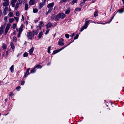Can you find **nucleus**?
Masks as SVG:
<instances>
[{"label": "nucleus", "mask_w": 124, "mask_h": 124, "mask_svg": "<svg viewBox=\"0 0 124 124\" xmlns=\"http://www.w3.org/2000/svg\"><path fill=\"white\" fill-rule=\"evenodd\" d=\"M28 5L27 4H26L25 5L24 8L25 10H27L28 9Z\"/></svg>", "instance_id": "30"}, {"label": "nucleus", "mask_w": 124, "mask_h": 124, "mask_svg": "<svg viewBox=\"0 0 124 124\" xmlns=\"http://www.w3.org/2000/svg\"><path fill=\"white\" fill-rule=\"evenodd\" d=\"M98 16V12L97 11H95L94 13V16L95 17Z\"/></svg>", "instance_id": "32"}, {"label": "nucleus", "mask_w": 124, "mask_h": 124, "mask_svg": "<svg viewBox=\"0 0 124 124\" xmlns=\"http://www.w3.org/2000/svg\"><path fill=\"white\" fill-rule=\"evenodd\" d=\"M22 1L23 0H18L17 3L19 4H21L22 3Z\"/></svg>", "instance_id": "41"}, {"label": "nucleus", "mask_w": 124, "mask_h": 124, "mask_svg": "<svg viewBox=\"0 0 124 124\" xmlns=\"http://www.w3.org/2000/svg\"><path fill=\"white\" fill-rule=\"evenodd\" d=\"M10 45L11 46V48L12 49L13 51H14V50L15 48V47L14 44L12 42H11L10 43Z\"/></svg>", "instance_id": "8"}, {"label": "nucleus", "mask_w": 124, "mask_h": 124, "mask_svg": "<svg viewBox=\"0 0 124 124\" xmlns=\"http://www.w3.org/2000/svg\"><path fill=\"white\" fill-rule=\"evenodd\" d=\"M2 47L4 49H6L7 48V45L4 44H3Z\"/></svg>", "instance_id": "24"}, {"label": "nucleus", "mask_w": 124, "mask_h": 124, "mask_svg": "<svg viewBox=\"0 0 124 124\" xmlns=\"http://www.w3.org/2000/svg\"><path fill=\"white\" fill-rule=\"evenodd\" d=\"M39 25L41 26H43L44 24L43 23V22L42 21H40L39 24Z\"/></svg>", "instance_id": "38"}, {"label": "nucleus", "mask_w": 124, "mask_h": 124, "mask_svg": "<svg viewBox=\"0 0 124 124\" xmlns=\"http://www.w3.org/2000/svg\"><path fill=\"white\" fill-rule=\"evenodd\" d=\"M91 21V20H89L86 21L84 25L81 28L80 31L81 32L83 31L84 29L86 28L87 27L88 25L89 24L88 23Z\"/></svg>", "instance_id": "2"}, {"label": "nucleus", "mask_w": 124, "mask_h": 124, "mask_svg": "<svg viewBox=\"0 0 124 124\" xmlns=\"http://www.w3.org/2000/svg\"><path fill=\"white\" fill-rule=\"evenodd\" d=\"M96 0H93L92 2L93 3Z\"/></svg>", "instance_id": "63"}, {"label": "nucleus", "mask_w": 124, "mask_h": 124, "mask_svg": "<svg viewBox=\"0 0 124 124\" xmlns=\"http://www.w3.org/2000/svg\"><path fill=\"white\" fill-rule=\"evenodd\" d=\"M69 44H68V45H66V46H65L64 47H62L60 49H59L58 50H59V52H60V51L61 50L63 49L64 48H65V47H67L68 45H69Z\"/></svg>", "instance_id": "29"}, {"label": "nucleus", "mask_w": 124, "mask_h": 124, "mask_svg": "<svg viewBox=\"0 0 124 124\" xmlns=\"http://www.w3.org/2000/svg\"><path fill=\"white\" fill-rule=\"evenodd\" d=\"M10 70L11 72H13L14 71V65H12L10 68Z\"/></svg>", "instance_id": "19"}, {"label": "nucleus", "mask_w": 124, "mask_h": 124, "mask_svg": "<svg viewBox=\"0 0 124 124\" xmlns=\"http://www.w3.org/2000/svg\"><path fill=\"white\" fill-rule=\"evenodd\" d=\"M46 0H42V2L40 3L39 5V8L40 9L45 4Z\"/></svg>", "instance_id": "6"}, {"label": "nucleus", "mask_w": 124, "mask_h": 124, "mask_svg": "<svg viewBox=\"0 0 124 124\" xmlns=\"http://www.w3.org/2000/svg\"><path fill=\"white\" fill-rule=\"evenodd\" d=\"M14 18L17 22H18L19 20V18L18 17L15 16L14 17Z\"/></svg>", "instance_id": "36"}, {"label": "nucleus", "mask_w": 124, "mask_h": 124, "mask_svg": "<svg viewBox=\"0 0 124 124\" xmlns=\"http://www.w3.org/2000/svg\"><path fill=\"white\" fill-rule=\"evenodd\" d=\"M50 29H47L46 31V33H45V34H47L49 32Z\"/></svg>", "instance_id": "51"}, {"label": "nucleus", "mask_w": 124, "mask_h": 124, "mask_svg": "<svg viewBox=\"0 0 124 124\" xmlns=\"http://www.w3.org/2000/svg\"><path fill=\"white\" fill-rule=\"evenodd\" d=\"M8 17L7 16H5L4 18V20L5 22H7L8 21Z\"/></svg>", "instance_id": "44"}, {"label": "nucleus", "mask_w": 124, "mask_h": 124, "mask_svg": "<svg viewBox=\"0 0 124 124\" xmlns=\"http://www.w3.org/2000/svg\"><path fill=\"white\" fill-rule=\"evenodd\" d=\"M13 41L14 42H17V38L15 37H13Z\"/></svg>", "instance_id": "20"}, {"label": "nucleus", "mask_w": 124, "mask_h": 124, "mask_svg": "<svg viewBox=\"0 0 124 124\" xmlns=\"http://www.w3.org/2000/svg\"><path fill=\"white\" fill-rule=\"evenodd\" d=\"M21 88V87L20 86H18L17 87L16 89L18 91H19V90Z\"/></svg>", "instance_id": "48"}, {"label": "nucleus", "mask_w": 124, "mask_h": 124, "mask_svg": "<svg viewBox=\"0 0 124 124\" xmlns=\"http://www.w3.org/2000/svg\"><path fill=\"white\" fill-rule=\"evenodd\" d=\"M52 8H49L47 12L46 13V15H47L51 11H52Z\"/></svg>", "instance_id": "22"}, {"label": "nucleus", "mask_w": 124, "mask_h": 124, "mask_svg": "<svg viewBox=\"0 0 124 124\" xmlns=\"http://www.w3.org/2000/svg\"><path fill=\"white\" fill-rule=\"evenodd\" d=\"M20 4H19L18 3H17L16 4L15 7V9L17 10V8H18L19 5Z\"/></svg>", "instance_id": "25"}, {"label": "nucleus", "mask_w": 124, "mask_h": 124, "mask_svg": "<svg viewBox=\"0 0 124 124\" xmlns=\"http://www.w3.org/2000/svg\"><path fill=\"white\" fill-rule=\"evenodd\" d=\"M59 16V14L57 15L55 18V21H57L60 19V18Z\"/></svg>", "instance_id": "17"}, {"label": "nucleus", "mask_w": 124, "mask_h": 124, "mask_svg": "<svg viewBox=\"0 0 124 124\" xmlns=\"http://www.w3.org/2000/svg\"><path fill=\"white\" fill-rule=\"evenodd\" d=\"M4 26L1 25L0 28V35L3 32Z\"/></svg>", "instance_id": "13"}, {"label": "nucleus", "mask_w": 124, "mask_h": 124, "mask_svg": "<svg viewBox=\"0 0 124 124\" xmlns=\"http://www.w3.org/2000/svg\"><path fill=\"white\" fill-rule=\"evenodd\" d=\"M52 25V24L50 22H49L46 25V28L47 29L50 27Z\"/></svg>", "instance_id": "14"}, {"label": "nucleus", "mask_w": 124, "mask_h": 124, "mask_svg": "<svg viewBox=\"0 0 124 124\" xmlns=\"http://www.w3.org/2000/svg\"><path fill=\"white\" fill-rule=\"evenodd\" d=\"M5 7V8H4V10L7 11L8 10V6Z\"/></svg>", "instance_id": "52"}, {"label": "nucleus", "mask_w": 124, "mask_h": 124, "mask_svg": "<svg viewBox=\"0 0 124 124\" xmlns=\"http://www.w3.org/2000/svg\"><path fill=\"white\" fill-rule=\"evenodd\" d=\"M8 16L9 17H11L13 16V14L12 12H10L8 14Z\"/></svg>", "instance_id": "27"}, {"label": "nucleus", "mask_w": 124, "mask_h": 124, "mask_svg": "<svg viewBox=\"0 0 124 124\" xmlns=\"http://www.w3.org/2000/svg\"><path fill=\"white\" fill-rule=\"evenodd\" d=\"M22 19H21L23 21L24 20V17L23 15H22Z\"/></svg>", "instance_id": "60"}, {"label": "nucleus", "mask_w": 124, "mask_h": 124, "mask_svg": "<svg viewBox=\"0 0 124 124\" xmlns=\"http://www.w3.org/2000/svg\"><path fill=\"white\" fill-rule=\"evenodd\" d=\"M11 26V24L10 23H8L5 29L4 35H6L10 27Z\"/></svg>", "instance_id": "5"}, {"label": "nucleus", "mask_w": 124, "mask_h": 124, "mask_svg": "<svg viewBox=\"0 0 124 124\" xmlns=\"http://www.w3.org/2000/svg\"><path fill=\"white\" fill-rule=\"evenodd\" d=\"M28 54L26 53H25L23 54V56L24 57H26L28 56Z\"/></svg>", "instance_id": "40"}, {"label": "nucleus", "mask_w": 124, "mask_h": 124, "mask_svg": "<svg viewBox=\"0 0 124 124\" xmlns=\"http://www.w3.org/2000/svg\"><path fill=\"white\" fill-rule=\"evenodd\" d=\"M14 3H14L12 2H11V4L12 5V6L13 7H14L15 6V5Z\"/></svg>", "instance_id": "57"}, {"label": "nucleus", "mask_w": 124, "mask_h": 124, "mask_svg": "<svg viewBox=\"0 0 124 124\" xmlns=\"http://www.w3.org/2000/svg\"><path fill=\"white\" fill-rule=\"evenodd\" d=\"M33 50L34 48L33 47H32L29 51V53L30 54H31L32 53V52H33Z\"/></svg>", "instance_id": "16"}, {"label": "nucleus", "mask_w": 124, "mask_h": 124, "mask_svg": "<svg viewBox=\"0 0 124 124\" xmlns=\"http://www.w3.org/2000/svg\"><path fill=\"white\" fill-rule=\"evenodd\" d=\"M51 48V47L50 46H49L48 47L47 49V52L49 53L50 54V50Z\"/></svg>", "instance_id": "34"}, {"label": "nucleus", "mask_w": 124, "mask_h": 124, "mask_svg": "<svg viewBox=\"0 0 124 124\" xmlns=\"http://www.w3.org/2000/svg\"><path fill=\"white\" fill-rule=\"evenodd\" d=\"M16 25L15 23H14L13 24L12 27L14 29H15L16 26Z\"/></svg>", "instance_id": "37"}, {"label": "nucleus", "mask_w": 124, "mask_h": 124, "mask_svg": "<svg viewBox=\"0 0 124 124\" xmlns=\"http://www.w3.org/2000/svg\"><path fill=\"white\" fill-rule=\"evenodd\" d=\"M81 9L78 8H77L75 9V11H81Z\"/></svg>", "instance_id": "43"}, {"label": "nucleus", "mask_w": 124, "mask_h": 124, "mask_svg": "<svg viewBox=\"0 0 124 124\" xmlns=\"http://www.w3.org/2000/svg\"><path fill=\"white\" fill-rule=\"evenodd\" d=\"M26 36L28 39H31L34 36L31 31H29L27 33Z\"/></svg>", "instance_id": "3"}, {"label": "nucleus", "mask_w": 124, "mask_h": 124, "mask_svg": "<svg viewBox=\"0 0 124 124\" xmlns=\"http://www.w3.org/2000/svg\"><path fill=\"white\" fill-rule=\"evenodd\" d=\"M64 39H61L59 40L58 44L60 46H62L64 45L63 43Z\"/></svg>", "instance_id": "7"}, {"label": "nucleus", "mask_w": 124, "mask_h": 124, "mask_svg": "<svg viewBox=\"0 0 124 124\" xmlns=\"http://www.w3.org/2000/svg\"><path fill=\"white\" fill-rule=\"evenodd\" d=\"M4 2H9V0H3Z\"/></svg>", "instance_id": "61"}, {"label": "nucleus", "mask_w": 124, "mask_h": 124, "mask_svg": "<svg viewBox=\"0 0 124 124\" xmlns=\"http://www.w3.org/2000/svg\"><path fill=\"white\" fill-rule=\"evenodd\" d=\"M20 55V53H18L17 55V57H18L19 55Z\"/></svg>", "instance_id": "64"}, {"label": "nucleus", "mask_w": 124, "mask_h": 124, "mask_svg": "<svg viewBox=\"0 0 124 124\" xmlns=\"http://www.w3.org/2000/svg\"><path fill=\"white\" fill-rule=\"evenodd\" d=\"M78 0H73L71 2V4L73 5L74 3L76 2Z\"/></svg>", "instance_id": "33"}, {"label": "nucleus", "mask_w": 124, "mask_h": 124, "mask_svg": "<svg viewBox=\"0 0 124 124\" xmlns=\"http://www.w3.org/2000/svg\"><path fill=\"white\" fill-rule=\"evenodd\" d=\"M36 70V69L35 68H34L31 70L30 72V73H34L35 72Z\"/></svg>", "instance_id": "18"}, {"label": "nucleus", "mask_w": 124, "mask_h": 124, "mask_svg": "<svg viewBox=\"0 0 124 124\" xmlns=\"http://www.w3.org/2000/svg\"><path fill=\"white\" fill-rule=\"evenodd\" d=\"M55 16V15H53L51 16V19L52 20L54 19Z\"/></svg>", "instance_id": "45"}, {"label": "nucleus", "mask_w": 124, "mask_h": 124, "mask_svg": "<svg viewBox=\"0 0 124 124\" xmlns=\"http://www.w3.org/2000/svg\"><path fill=\"white\" fill-rule=\"evenodd\" d=\"M59 50H57L55 51H53V53L54 54H55L59 52Z\"/></svg>", "instance_id": "39"}, {"label": "nucleus", "mask_w": 124, "mask_h": 124, "mask_svg": "<svg viewBox=\"0 0 124 124\" xmlns=\"http://www.w3.org/2000/svg\"><path fill=\"white\" fill-rule=\"evenodd\" d=\"M65 37L67 38H68L69 37V35L68 34H65Z\"/></svg>", "instance_id": "47"}, {"label": "nucleus", "mask_w": 124, "mask_h": 124, "mask_svg": "<svg viewBox=\"0 0 124 124\" xmlns=\"http://www.w3.org/2000/svg\"><path fill=\"white\" fill-rule=\"evenodd\" d=\"M58 14L60 16V18L63 19L65 17V15L63 13H61Z\"/></svg>", "instance_id": "9"}, {"label": "nucleus", "mask_w": 124, "mask_h": 124, "mask_svg": "<svg viewBox=\"0 0 124 124\" xmlns=\"http://www.w3.org/2000/svg\"><path fill=\"white\" fill-rule=\"evenodd\" d=\"M9 3V2H4L3 3L2 5L3 6L7 7L8 6Z\"/></svg>", "instance_id": "10"}, {"label": "nucleus", "mask_w": 124, "mask_h": 124, "mask_svg": "<svg viewBox=\"0 0 124 124\" xmlns=\"http://www.w3.org/2000/svg\"><path fill=\"white\" fill-rule=\"evenodd\" d=\"M25 81H21V85H23L24 83H25Z\"/></svg>", "instance_id": "53"}, {"label": "nucleus", "mask_w": 124, "mask_h": 124, "mask_svg": "<svg viewBox=\"0 0 124 124\" xmlns=\"http://www.w3.org/2000/svg\"><path fill=\"white\" fill-rule=\"evenodd\" d=\"M37 30H36L33 31L32 32V33L34 36L35 35H37L39 32V30L41 29V28L40 26H37Z\"/></svg>", "instance_id": "4"}, {"label": "nucleus", "mask_w": 124, "mask_h": 124, "mask_svg": "<svg viewBox=\"0 0 124 124\" xmlns=\"http://www.w3.org/2000/svg\"><path fill=\"white\" fill-rule=\"evenodd\" d=\"M14 20V18H10L9 19V22L10 23H12Z\"/></svg>", "instance_id": "28"}, {"label": "nucleus", "mask_w": 124, "mask_h": 124, "mask_svg": "<svg viewBox=\"0 0 124 124\" xmlns=\"http://www.w3.org/2000/svg\"><path fill=\"white\" fill-rule=\"evenodd\" d=\"M6 54L7 56L8 55V51H7L6 52Z\"/></svg>", "instance_id": "59"}, {"label": "nucleus", "mask_w": 124, "mask_h": 124, "mask_svg": "<svg viewBox=\"0 0 124 124\" xmlns=\"http://www.w3.org/2000/svg\"><path fill=\"white\" fill-rule=\"evenodd\" d=\"M51 62H49V63H48L47 64V65L49 66V65H50L51 64Z\"/></svg>", "instance_id": "62"}, {"label": "nucleus", "mask_w": 124, "mask_h": 124, "mask_svg": "<svg viewBox=\"0 0 124 124\" xmlns=\"http://www.w3.org/2000/svg\"><path fill=\"white\" fill-rule=\"evenodd\" d=\"M35 3V1L34 0H30L29 2V5H33Z\"/></svg>", "instance_id": "15"}, {"label": "nucleus", "mask_w": 124, "mask_h": 124, "mask_svg": "<svg viewBox=\"0 0 124 124\" xmlns=\"http://www.w3.org/2000/svg\"><path fill=\"white\" fill-rule=\"evenodd\" d=\"M124 11V10L122 9H119L118 10V11L117 12H118L119 13H123Z\"/></svg>", "instance_id": "26"}, {"label": "nucleus", "mask_w": 124, "mask_h": 124, "mask_svg": "<svg viewBox=\"0 0 124 124\" xmlns=\"http://www.w3.org/2000/svg\"><path fill=\"white\" fill-rule=\"evenodd\" d=\"M9 96H13L14 95V94L13 92H11L9 93Z\"/></svg>", "instance_id": "42"}, {"label": "nucleus", "mask_w": 124, "mask_h": 124, "mask_svg": "<svg viewBox=\"0 0 124 124\" xmlns=\"http://www.w3.org/2000/svg\"><path fill=\"white\" fill-rule=\"evenodd\" d=\"M114 16H113L111 18V19L110 20V21L109 22H108V23H110L111 22V21H112V20L113 19V18H114Z\"/></svg>", "instance_id": "58"}, {"label": "nucleus", "mask_w": 124, "mask_h": 124, "mask_svg": "<svg viewBox=\"0 0 124 124\" xmlns=\"http://www.w3.org/2000/svg\"><path fill=\"white\" fill-rule=\"evenodd\" d=\"M17 0H12L11 2L14 3H15L17 1Z\"/></svg>", "instance_id": "56"}, {"label": "nucleus", "mask_w": 124, "mask_h": 124, "mask_svg": "<svg viewBox=\"0 0 124 124\" xmlns=\"http://www.w3.org/2000/svg\"><path fill=\"white\" fill-rule=\"evenodd\" d=\"M42 67V66L40 65H38L36 66L35 67L36 68L39 69H41Z\"/></svg>", "instance_id": "31"}, {"label": "nucleus", "mask_w": 124, "mask_h": 124, "mask_svg": "<svg viewBox=\"0 0 124 124\" xmlns=\"http://www.w3.org/2000/svg\"><path fill=\"white\" fill-rule=\"evenodd\" d=\"M3 13L5 15H6L7 14V11L5 10H4V11L3 12Z\"/></svg>", "instance_id": "55"}, {"label": "nucleus", "mask_w": 124, "mask_h": 124, "mask_svg": "<svg viewBox=\"0 0 124 124\" xmlns=\"http://www.w3.org/2000/svg\"><path fill=\"white\" fill-rule=\"evenodd\" d=\"M38 12V10L37 9H33V12L34 13H36Z\"/></svg>", "instance_id": "35"}, {"label": "nucleus", "mask_w": 124, "mask_h": 124, "mask_svg": "<svg viewBox=\"0 0 124 124\" xmlns=\"http://www.w3.org/2000/svg\"><path fill=\"white\" fill-rule=\"evenodd\" d=\"M16 16H19L20 14L19 12L18 11H17L16 13Z\"/></svg>", "instance_id": "49"}, {"label": "nucleus", "mask_w": 124, "mask_h": 124, "mask_svg": "<svg viewBox=\"0 0 124 124\" xmlns=\"http://www.w3.org/2000/svg\"><path fill=\"white\" fill-rule=\"evenodd\" d=\"M67 0H61L60 2L61 3H62L67 1Z\"/></svg>", "instance_id": "50"}, {"label": "nucleus", "mask_w": 124, "mask_h": 124, "mask_svg": "<svg viewBox=\"0 0 124 124\" xmlns=\"http://www.w3.org/2000/svg\"><path fill=\"white\" fill-rule=\"evenodd\" d=\"M78 37V34L77 35L75 36V37L74 38V39H77Z\"/></svg>", "instance_id": "54"}, {"label": "nucleus", "mask_w": 124, "mask_h": 124, "mask_svg": "<svg viewBox=\"0 0 124 124\" xmlns=\"http://www.w3.org/2000/svg\"><path fill=\"white\" fill-rule=\"evenodd\" d=\"M54 3H53L49 4L47 5V7L48 8H51L54 6Z\"/></svg>", "instance_id": "12"}, {"label": "nucleus", "mask_w": 124, "mask_h": 124, "mask_svg": "<svg viewBox=\"0 0 124 124\" xmlns=\"http://www.w3.org/2000/svg\"><path fill=\"white\" fill-rule=\"evenodd\" d=\"M30 70V68H28L27 69V70L25 72L24 75V76L25 77H26L28 76V75L29 74V71Z\"/></svg>", "instance_id": "11"}, {"label": "nucleus", "mask_w": 124, "mask_h": 124, "mask_svg": "<svg viewBox=\"0 0 124 124\" xmlns=\"http://www.w3.org/2000/svg\"><path fill=\"white\" fill-rule=\"evenodd\" d=\"M43 34V33L42 31H41L40 32L39 34V38H41V37L42 36Z\"/></svg>", "instance_id": "21"}, {"label": "nucleus", "mask_w": 124, "mask_h": 124, "mask_svg": "<svg viewBox=\"0 0 124 124\" xmlns=\"http://www.w3.org/2000/svg\"><path fill=\"white\" fill-rule=\"evenodd\" d=\"M23 24L21 25L19 29H16V30L18 32V34L17 35V37L19 38L20 37V35L21 33L22 32L23 30Z\"/></svg>", "instance_id": "1"}, {"label": "nucleus", "mask_w": 124, "mask_h": 124, "mask_svg": "<svg viewBox=\"0 0 124 124\" xmlns=\"http://www.w3.org/2000/svg\"><path fill=\"white\" fill-rule=\"evenodd\" d=\"M85 3V1H83V2H81V3L80 4V6H82L83 5H84Z\"/></svg>", "instance_id": "46"}, {"label": "nucleus", "mask_w": 124, "mask_h": 124, "mask_svg": "<svg viewBox=\"0 0 124 124\" xmlns=\"http://www.w3.org/2000/svg\"><path fill=\"white\" fill-rule=\"evenodd\" d=\"M70 12L69 8H68L67 10L65 11V13L66 14H68Z\"/></svg>", "instance_id": "23"}]
</instances>
